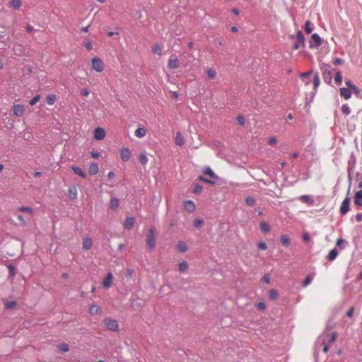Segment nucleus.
Masks as SVG:
<instances>
[{
	"mask_svg": "<svg viewBox=\"0 0 362 362\" xmlns=\"http://www.w3.org/2000/svg\"><path fill=\"white\" fill-rule=\"evenodd\" d=\"M93 246V240L90 238H86L83 241V248L84 250H88Z\"/></svg>",
	"mask_w": 362,
	"mask_h": 362,
	"instance_id": "6ab92c4d",
	"label": "nucleus"
},
{
	"mask_svg": "<svg viewBox=\"0 0 362 362\" xmlns=\"http://www.w3.org/2000/svg\"><path fill=\"white\" fill-rule=\"evenodd\" d=\"M263 282H264L267 284H269L271 281V277L269 274H265L262 278Z\"/></svg>",
	"mask_w": 362,
	"mask_h": 362,
	"instance_id": "864d4df0",
	"label": "nucleus"
},
{
	"mask_svg": "<svg viewBox=\"0 0 362 362\" xmlns=\"http://www.w3.org/2000/svg\"><path fill=\"white\" fill-rule=\"evenodd\" d=\"M340 95L345 100H349L351 96V91L349 88H341L339 89Z\"/></svg>",
	"mask_w": 362,
	"mask_h": 362,
	"instance_id": "2eb2a0df",
	"label": "nucleus"
},
{
	"mask_svg": "<svg viewBox=\"0 0 362 362\" xmlns=\"http://www.w3.org/2000/svg\"><path fill=\"white\" fill-rule=\"evenodd\" d=\"M92 62V69H94L97 72H102L104 69V63L103 60L98 57H93L91 60Z\"/></svg>",
	"mask_w": 362,
	"mask_h": 362,
	"instance_id": "39448f33",
	"label": "nucleus"
},
{
	"mask_svg": "<svg viewBox=\"0 0 362 362\" xmlns=\"http://www.w3.org/2000/svg\"><path fill=\"white\" fill-rule=\"evenodd\" d=\"M112 279H113V276H112V273H108L107 275V277L105 279V280L103 282V286L105 288H110L112 284Z\"/></svg>",
	"mask_w": 362,
	"mask_h": 362,
	"instance_id": "a211bd4d",
	"label": "nucleus"
},
{
	"mask_svg": "<svg viewBox=\"0 0 362 362\" xmlns=\"http://www.w3.org/2000/svg\"><path fill=\"white\" fill-rule=\"evenodd\" d=\"M345 84L349 87V89H351V87L354 86L352 84V83L350 80H346Z\"/></svg>",
	"mask_w": 362,
	"mask_h": 362,
	"instance_id": "69168bd1",
	"label": "nucleus"
},
{
	"mask_svg": "<svg viewBox=\"0 0 362 362\" xmlns=\"http://www.w3.org/2000/svg\"><path fill=\"white\" fill-rule=\"evenodd\" d=\"M351 90H352V91H353L356 95H358V94H359V93H360L359 89H358L356 86H352V87H351Z\"/></svg>",
	"mask_w": 362,
	"mask_h": 362,
	"instance_id": "e2e57ef3",
	"label": "nucleus"
},
{
	"mask_svg": "<svg viewBox=\"0 0 362 362\" xmlns=\"http://www.w3.org/2000/svg\"><path fill=\"white\" fill-rule=\"evenodd\" d=\"M8 268L9 269L10 274L13 276L15 274V267L13 265L9 264L8 265Z\"/></svg>",
	"mask_w": 362,
	"mask_h": 362,
	"instance_id": "bf43d9fd",
	"label": "nucleus"
},
{
	"mask_svg": "<svg viewBox=\"0 0 362 362\" xmlns=\"http://www.w3.org/2000/svg\"><path fill=\"white\" fill-rule=\"evenodd\" d=\"M119 204V199L116 197H112L110 202V208L111 209H115L118 207Z\"/></svg>",
	"mask_w": 362,
	"mask_h": 362,
	"instance_id": "a878e982",
	"label": "nucleus"
},
{
	"mask_svg": "<svg viewBox=\"0 0 362 362\" xmlns=\"http://www.w3.org/2000/svg\"><path fill=\"white\" fill-rule=\"evenodd\" d=\"M98 170H99L98 165L96 163L92 162L89 165L88 172L90 175H95L96 174H98Z\"/></svg>",
	"mask_w": 362,
	"mask_h": 362,
	"instance_id": "dca6fc26",
	"label": "nucleus"
},
{
	"mask_svg": "<svg viewBox=\"0 0 362 362\" xmlns=\"http://www.w3.org/2000/svg\"><path fill=\"white\" fill-rule=\"evenodd\" d=\"M334 81L337 83H341L342 77H341V75L340 72H337L336 74V76L334 77Z\"/></svg>",
	"mask_w": 362,
	"mask_h": 362,
	"instance_id": "3c124183",
	"label": "nucleus"
},
{
	"mask_svg": "<svg viewBox=\"0 0 362 362\" xmlns=\"http://www.w3.org/2000/svg\"><path fill=\"white\" fill-rule=\"evenodd\" d=\"M312 281H313L312 276H308L303 281V286H305V287L308 286V285H310L311 284Z\"/></svg>",
	"mask_w": 362,
	"mask_h": 362,
	"instance_id": "49530a36",
	"label": "nucleus"
},
{
	"mask_svg": "<svg viewBox=\"0 0 362 362\" xmlns=\"http://www.w3.org/2000/svg\"><path fill=\"white\" fill-rule=\"evenodd\" d=\"M188 269V264L187 262L183 261L179 264V270L180 272H184Z\"/></svg>",
	"mask_w": 362,
	"mask_h": 362,
	"instance_id": "f704fd0d",
	"label": "nucleus"
},
{
	"mask_svg": "<svg viewBox=\"0 0 362 362\" xmlns=\"http://www.w3.org/2000/svg\"><path fill=\"white\" fill-rule=\"evenodd\" d=\"M146 244L150 250L154 249L156 246V235L153 228L149 230L148 234L146 238Z\"/></svg>",
	"mask_w": 362,
	"mask_h": 362,
	"instance_id": "20e7f679",
	"label": "nucleus"
},
{
	"mask_svg": "<svg viewBox=\"0 0 362 362\" xmlns=\"http://www.w3.org/2000/svg\"><path fill=\"white\" fill-rule=\"evenodd\" d=\"M184 207L189 212H193L196 208L194 203L191 200L185 201L184 202Z\"/></svg>",
	"mask_w": 362,
	"mask_h": 362,
	"instance_id": "f3484780",
	"label": "nucleus"
},
{
	"mask_svg": "<svg viewBox=\"0 0 362 362\" xmlns=\"http://www.w3.org/2000/svg\"><path fill=\"white\" fill-rule=\"evenodd\" d=\"M146 134V130L143 127L138 128L135 132L134 134L138 138H143Z\"/></svg>",
	"mask_w": 362,
	"mask_h": 362,
	"instance_id": "b1692460",
	"label": "nucleus"
},
{
	"mask_svg": "<svg viewBox=\"0 0 362 362\" xmlns=\"http://www.w3.org/2000/svg\"><path fill=\"white\" fill-rule=\"evenodd\" d=\"M343 61L341 59H339V58H336L334 61V64L335 65H337V64H342Z\"/></svg>",
	"mask_w": 362,
	"mask_h": 362,
	"instance_id": "338daca9",
	"label": "nucleus"
},
{
	"mask_svg": "<svg viewBox=\"0 0 362 362\" xmlns=\"http://www.w3.org/2000/svg\"><path fill=\"white\" fill-rule=\"evenodd\" d=\"M58 348L62 352H67L69 349L68 344L65 343L59 344Z\"/></svg>",
	"mask_w": 362,
	"mask_h": 362,
	"instance_id": "ea45409f",
	"label": "nucleus"
},
{
	"mask_svg": "<svg viewBox=\"0 0 362 362\" xmlns=\"http://www.w3.org/2000/svg\"><path fill=\"white\" fill-rule=\"evenodd\" d=\"M260 228L263 232H268L269 230V226L266 222L260 223Z\"/></svg>",
	"mask_w": 362,
	"mask_h": 362,
	"instance_id": "a19ab883",
	"label": "nucleus"
},
{
	"mask_svg": "<svg viewBox=\"0 0 362 362\" xmlns=\"http://www.w3.org/2000/svg\"><path fill=\"white\" fill-rule=\"evenodd\" d=\"M354 204L357 206L362 205V191H358L356 193L354 197Z\"/></svg>",
	"mask_w": 362,
	"mask_h": 362,
	"instance_id": "412c9836",
	"label": "nucleus"
},
{
	"mask_svg": "<svg viewBox=\"0 0 362 362\" xmlns=\"http://www.w3.org/2000/svg\"><path fill=\"white\" fill-rule=\"evenodd\" d=\"M337 255H338V252L337 251V250L333 249V250H330V252H329L328 259L330 261H333L337 258Z\"/></svg>",
	"mask_w": 362,
	"mask_h": 362,
	"instance_id": "c756f323",
	"label": "nucleus"
},
{
	"mask_svg": "<svg viewBox=\"0 0 362 362\" xmlns=\"http://www.w3.org/2000/svg\"><path fill=\"white\" fill-rule=\"evenodd\" d=\"M22 5V1L21 0H11L10 1V6L14 8L18 9Z\"/></svg>",
	"mask_w": 362,
	"mask_h": 362,
	"instance_id": "cd10ccee",
	"label": "nucleus"
},
{
	"mask_svg": "<svg viewBox=\"0 0 362 362\" xmlns=\"http://www.w3.org/2000/svg\"><path fill=\"white\" fill-rule=\"evenodd\" d=\"M175 142L179 146H182L184 144V139L180 132H177Z\"/></svg>",
	"mask_w": 362,
	"mask_h": 362,
	"instance_id": "5701e85b",
	"label": "nucleus"
},
{
	"mask_svg": "<svg viewBox=\"0 0 362 362\" xmlns=\"http://www.w3.org/2000/svg\"><path fill=\"white\" fill-rule=\"evenodd\" d=\"M341 112L344 115H349L351 113V108L347 104H344L341 106Z\"/></svg>",
	"mask_w": 362,
	"mask_h": 362,
	"instance_id": "c9c22d12",
	"label": "nucleus"
},
{
	"mask_svg": "<svg viewBox=\"0 0 362 362\" xmlns=\"http://www.w3.org/2000/svg\"><path fill=\"white\" fill-rule=\"evenodd\" d=\"M13 52L15 55L24 56L25 54V48L22 45L18 44L13 46Z\"/></svg>",
	"mask_w": 362,
	"mask_h": 362,
	"instance_id": "1a4fd4ad",
	"label": "nucleus"
},
{
	"mask_svg": "<svg viewBox=\"0 0 362 362\" xmlns=\"http://www.w3.org/2000/svg\"><path fill=\"white\" fill-rule=\"evenodd\" d=\"M40 99V95H36L33 99H31L29 102V104L31 105V106H33L34 105H35Z\"/></svg>",
	"mask_w": 362,
	"mask_h": 362,
	"instance_id": "79ce46f5",
	"label": "nucleus"
},
{
	"mask_svg": "<svg viewBox=\"0 0 362 362\" xmlns=\"http://www.w3.org/2000/svg\"><path fill=\"white\" fill-rule=\"evenodd\" d=\"M337 334L336 332L331 334L324 332L320 335L317 340V344L322 347L324 353H327L329 351V345L333 344L337 339Z\"/></svg>",
	"mask_w": 362,
	"mask_h": 362,
	"instance_id": "f257e3e1",
	"label": "nucleus"
},
{
	"mask_svg": "<svg viewBox=\"0 0 362 362\" xmlns=\"http://www.w3.org/2000/svg\"><path fill=\"white\" fill-rule=\"evenodd\" d=\"M84 46L85 47L88 49V50H91L93 49V45H92V43L90 42H86L85 44H84Z\"/></svg>",
	"mask_w": 362,
	"mask_h": 362,
	"instance_id": "052dcab7",
	"label": "nucleus"
},
{
	"mask_svg": "<svg viewBox=\"0 0 362 362\" xmlns=\"http://www.w3.org/2000/svg\"><path fill=\"white\" fill-rule=\"evenodd\" d=\"M257 308L263 311L266 309V304L264 302H259L257 305Z\"/></svg>",
	"mask_w": 362,
	"mask_h": 362,
	"instance_id": "5fc2aeb1",
	"label": "nucleus"
},
{
	"mask_svg": "<svg viewBox=\"0 0 362 362\" xmlns=\"http://www.w3.org/2000/svg\"><path fill=\"white\" fill-rule=\"evenodd\" d=\"M132 156V153L129 148H122L120 150V157L122 161L127 162L128 161Z\"/></svg>",
	"mask_w": 362,
	"mask_h": 362,
	"instance_id": "6e6552de",
	"label": "nucleus"
},
{
	"mask_svg": "<svg viewBox=\"0 0 362 362\" xmlns=\"http://www.w3.org/2000/svg\"><path fill=\"white\" fill-rule=\"evenodd\" d=\"M16 305V303L15 301H7L6 303H5V307L7 309H12L13 308H15Z\"/></svg>",
	"mask_w": 362,
	"mask_h": 362,
	"instance_id": "37998d69",
	"label": "nucleus"
},
{
	"mask_svg": "<svg viewBox=\"0 0 362 362\" xmlns=\"http://www.w3.org/2000/svg\"><path fill=\"white\" fill-rule=\"evenodd\" d=\"M245 202L248 206H252L255 204L256 200L252 197H247L245 199Z\"/></svg>",
	"mask_w": 362,
	"mask_h": 362,
	"instance_id": "4c0bfd02",
	"label": "nucleus"
},
{
	"mask_svg": "<svg viewBox=\"0 0 362 362\" xmlns=\"http://www.w3.org/2000/svg\"><path fill=\"white\" fill-rule=\"evenodd\" d=\"M24 107L22 105L17 104L13 106V115L18 117H21L23 114Z\"/></svg>",
	"mask_w": 362,
	"mask_h": 362,
	"instance_id": "f8f14e48",
	"label": "nucleus"
},
{
	"mask_svg": "<svg viewBox=\"0 0 362 362\" xmlns=\"http://www.w3.org/2000/svg\"><path fill=\"white\" fill-rule=\"evenodd\" d=\"M152 51L154 54L160 55L162 54V49L158 45H156L153 49Z\"/></svg>",
	"mask_w": 362,
	"mask_h": 362,
	"instance_id": "58836bf2",
	"label": "nucleus"
},
{
	"mask_svg": "<svg viewBox=\"0 0 362 362\" xmlns=\"http://www.w3.org/2000/svg\"><path fill=\"white\" fill-rule=\"evenodd\" d=\"M17 218L21 221V224L23 226H25L26 225V221H25V218H24L23 215L18 214V215H17Z\"/></svg>",
	"mask_w": 362,
	"mask_h": 362,
	"instance_id": "6e6d98bb",
	"label": "nucleus"
},
{
	"mask_svg": "<svg viewBox=\"0 0 362 362\" xmlns=\"http://www.w3.org/2000/svg\"><path fill=\"white\" fill-rule=\"evenodd\" d=\"M312 71H308L305 73H303L300 75V78L305 81V84H308L309 81H307L306 78H308L312 74Z\"/></svg>",
	"mask_w": 362,
	"mask_h": 362,
	"instance_id": "c85d7f7f",
	"label": "nucleus"
},
{
	"mask_svg": "<svg viewBox=\"0 0 362 362\" xmlns=\"http://www.w3.org/2000/svg\"><path fill=\"white\" fill-rule=\"evenodd\" d=\"M134 223L135 219L134 217H127L124 222V227L126 230H129L133 228Z\"/></svg>",
	"mask_w": 362,
	"mask_h": 362,
	"instance_id": "ddd939ff",
	"label": "nucleus"
},
{
	"mask_svg": "<svg viewBox=\"0 0 362 362\" xmlns=\"http://www.w3.org/2000/svg\"><path fill=\"white\" fill-rule=\"evenodd\" d=\"M202 171L204 175H208L210 177V179H207L202 175L199 176V180L204 182L215 185L216 183V180L219 179L218 176L214 173L210 167H204Z\"/></svg>",
	"mask_w": 362,
	"mask_h": 362,
	"instance_id": "f03ea898",
	"label": "nucleus"
},
{
	"mask_svg": "<svg viewBox=\"0 0 362 362\" xmlns=\"http://www.w3.org/2000/svg\"><path fill=\"white\" fill-rule=\"evenodd\" d=\"M300 200L303 202V203H306L309 205H313L314 204V201L313 199H312V197L310 196V195H302L300 197Z\"/></svg>",
	"mask_w": 362,
	"mask_h": 362,
	"instance_id": "4be33fe9",
	"label": "nucleus"
},
{
	"mask_svg": "<svg viewBox=\"0 0 362 362\" xmlns=\"http://www.w3.org/2000/svg\"><path fill=\"white\" fill-rule=\"evenodd\" d=\"M104 322L108 330L115 332L119 329L117 321L115 320L107 318L105 320Z\"/></svg>",
	"mask_w": 362,
	"mask_h": 362,
	"instance_id": "423d86ee",
	"label": "nucleus"
},
{
	"mask_svg": "<svg viewBox=\"0 0 362 362\" xmlns=\"http://www.w3.org/2000/svg\"><path fill=\"white\" fill-rule=\"evenodd\" d=\"M206 75L209 79H213L216 76V71L214 69H208L206 70Z\"/></svg>",
	"mask_w": 362,
	"mask_h": 362,
	"instance_id": "2f4dec72",
	"label": "nucleus"
},
{
	"mask_svg": "<svg viewBox=\"0 0 362 362\" xmlns=\"http://www.w3.org/2000/svg\"><path fill=\"white\" fill-rule=\"evenodd\" d=\"M71 168L74 172V173H76V175H78L81 177H82V178H86V174L81 168H79L78 167L73 165V166L71 167Z\"/></svg>",
	"mask_w": 362,
	"mask_h": 362,
	"instance_id": "aec40b11",
	"label": "nucleus"
},
{
	"mask_svg": "<svg viewBox=\"0 0 362 362\" xmlns=\"http://www.w3.org/2000/svg\"><path fill=\"white\" fill-rule=\"evenodd\" d=\"M350 199L346 197L342 202L340 207V213L343 215L346 214L349 211Z\"/></svg>",
	"mask_w": 362,
	"mask_h": 362,
	"instance_id": "9d476101",
	"label": "nucleus"
},
{
	"mask_svg": "<svg viewBox=\"0 0 362 362\" xmlns=\"http://www.w3.org/2000/svg\"><path fill=\"white\" fill-rule=\"evenodd\" d=\"M19 211L25 212L30 214H33V209L30 206H21L18 209Z\"/></svg>",
	"mask_w": 362,
	"mask_h": 362,
	"instance_id": "473e14b6",
	"label": "nucleus"
},
{
	"mask_svg": "<svg viewBox=\"0 0 362 362\" xmlns=\"http://www.w3.org/2000/svg\"><path fill=\"white\" fill-rule=\"evenodd\" d=\"M100 308L99 305L93 304L90 306L89 312L91 315H97L100 313Z\"/></svg>",
	"mask_w": 362,
	"mask_h": 362,
	"instance_id": "393cba45",
	"label": "nucleus"
},
{
	"mask_svg": "<svg viewBox=\"0 0 362 362\" xmlns=\"http://www.w3.org/2000/svg\"><path fill=\"white\" fill-rule=\"evenodd\" d=\"M354 307H351L350 309L347 311L346 315L349 317H351L353 316V315H354Z\"/></svg>",
	"mask_w": 362,
	"mask_h": 362,
	"instance_id": "13d9d810",
	"label": "nucleus"
},
{
	"mask_svg": "<svg viewBox=\"0 0 362 362\" xmlns=\"http://www.w3.org/2000/svg\"><path fill=\"white\" fill-rule=\"evenodd\" d=\"M139 162L141 163V164H142L143 165H145L148 161V159L146 156V155L145 153H141L139 155Z\"/></svg>",
	"mask_w": 362,
	"mask_h": 362,
	"instance_id": "72a5a7b5",
	"label": "nucleus"
},
{
	"mask_svg": "<svg viewBox=\"0 0 362 362\" xmlns=\"http://www.w3.org/2000/svg\"><path fill=\"white\" fill-rule=\"evenodd\" d=\"M257 247L259 249L262 250H265L267 248V245L266 244V243L261 241L258 243Z\"/></svg>",
	"mask_w": 362,
	"mask_h": 362,
	"instance_id": "603ef678",
	"label": "nucleus"
},
{
	"mask_svg": "<svg viewBox=\"0 0 362 362\" xmlns=\"http://www.w3.org/2000/svg\"><path fill=\"white\" fill-rule=\"evenodd\" d=\"M203 223V220L202 218H197L194 221V226L196 228H199Z\"/></svg>",
	"mask_w": 362,
	"mask_h": 362,
	"instance_id": "09e8293b",
	"label": "nucleus"
},
{
	"mask_svg": "<svg viewBox=\"0 0 362 362\" xmlns=\"http://www.w3.org/2000/svg\"><path fill=\"white\" fill-rule=\"evenodd\" d=\"M310 25H311V23H310V21H308L305 22V31L307 33H308V34L311 33L312 31H313V29H312Z\"/></svg>",
	"mask_w": 362,
	"mask_h": 362,
	"instance_id": "c03bdc74",
	"label": "nucleus"
},
{
	"mask_svg": "<svg viewBox=\"0 0 362 362\" xmlns=\"http://www.w3.org/2000/svg\"><path fill=\"white\" fill-rule=\"evenodd\" d=\"M322 44L321 37L317 33L313 34L311 40L309 42V47L310 49L319 47Z\"/></svg>",
	"mask_w": 362,
	"mask_h": 362,
	"instance_id": "0eeeda50",
	"label": "nucleus"
},
{
	"mask_svg": "<svg viewBox=\"0 0 362 362\" xmlns=\"http://www.w3.org/2000/svg\"><path fill=\"white\" fill-rule=\"evenodd\" d=\"M105 131L101 127H98L95 130L94 138L96 140H102L105 137Z\"/></svg>",
	"mask_w": 362,
	"mask_h": 362,
	"instance_id": "9b49d317",
	"label": "nucleus"
},
{
	"mask_svg": "<svg viewBox=\"0 0 362 362\" xmlns=\"http://www.w3.org/2000/svg\"><path fill=\"white\" fill-rule=\"evenodd\" d=\"M168 66L173 69H177L179 67V60L175 56H171L168 60Z\"/></svg>",
	"mask_w": 362,
	"mask_h": 362,
	"instance_id": "4468645a",
	"label": "nucleus"
},
{
	"mask_svg": "<svg viewBox=\"0 0 362 362\" xmlns=\"http://www.w3.org/2000/svg\"><path fill=\"white\" fill-rule=\"evenodd\" d=\"M177 249L180 252H185L187 250V246L182 241H180L177 244Z\"/></svg>",
	"mask_w": 362,
	"mask_h": 362,
	"instance_id": "bb28decb",
	"label": "nucleus"
},
{
	"mask_svg": "<svg viewBox=\"0 0 362 362\" xmlns=\"http://www.w3.org/2000/svg\"><path fill=\"white\" fill-rule=\"evenodd\" d=\"M356 220L357 222H361L362 221V214H356Z\"/></svg>",
	"mask_w": 362,
	"mask_h": 362,
	"instance_id": "774afa93",
	"label": "nucleus"
},
{
	"mask_svg": "<svg viewBox=\"0 0 362 362\" xmlns=\"http://www.w3.org/2000/svg\"><path fill=\"white\" fill-rule=\"evenodd\" d=\"M89 93H90V91L88 88H83L81 90V94L83 97H87L89 95Z\"/></svg>",
	"mask_w": 362,
	"mask_h": 362,
	"instance_id": "4d7b16f0",
	"label": "nucleus"
},
{
	"mask_svg": "<svg viewBox=\"0 0 362 362\" xmlns=\"http://www.w3.org/2000/svg\"><path fill=\"white\" fill-rule=\"evenodd\" d=\"M202 186L199 185V184H197L195 186H194V188L193 189V192L195 193V194H199L202 191Z\"/></svg>",
	"mask_w": 362,
	"mask_h": 362,
	"instance_id": "de8ad7c7",
	"label": "nucleus"
},
{
	"mask_svg": "<svg viewBox=\"0 0 362 362\" xmlns=\"http://www.w3.org/2000/svg\"><path fill=\"white\" fill-rule=\"evenodd\" d=\"M56 100V96L53 94H49L47 97V103L49 105H52L54 104Z\"/></svg>",
	"mask_w": 362,
	"mask_h": 362,
	"instance_id": "e433bc0d",
	"label": "nucleus"
},
{
	"mask_svg": "<svg viewBox=\"0 0 362 362\" xmlns=\"http://www.w3.org/2000/svg\"><path fill=\"white\" fill-rule=\"evenodd\" d=\"M237 122L240 125H244L245 123V117L243 115H238L237 117Z\"/></svg>",
	"mask_w": 362,
	"mask_h": 362,
	"instance_id": "8fccbe9b",
	"label": "nucleus"
},
{
	"mask_svg": "<svg viewBox=\"0 0 362 362\" xmlns=\"http://www.w3.org/2000/svg\"><path fill=\"white\" fill-rule=\"evenodd\" d=\"M293 48L298 49L300 47H303L305 44V37L300 31H298L296 36L293 37Z\"/></svg>",
	"mask_w": 362,
	"mask_h": 362,
	"instance_id": "7ed1b4c3",
	"label": "nucleus"
},
{
	"mask_svg": "<svg viewBox=\"0 0 362 362\" xmlns=\"http://www.w3.org/2000/svg\"><path fill=\"white\" fill-rule=\"evenodd\" d=\"M281 243H282L284 245L287 246V245H288V244H289V243H290V240H289V238H288V236H286V235H283V236H281Z\"/></svg>",
	"mask_w": 362,
	"mask_h": 362,
	"instance_id": "a18cd8bd",
	"label": "nucleus"
},
{
	"mask_svg": "<svg viewBox=\"0 0 362 362\" xmlns=\"http://www.w3.org/2000/svg\"><path fill=\"white\" fill-rule=\"evenodd\" d=\"M320 78L318 73H316L315 74V76L313 78L314 88L316 90L318 88V86H320Z\"/></svg>",
	"mask_w": 362,
	"mask_h": 362,
	"instance_id": "7c9ffc66",
	"label": "nucleus"
},
{
	"mask_svg": "<svg viewBox=\"0 0 362 362\" xmlns=\"http://www.w3.org/2000/svg\"><path fill=\"white\" fill-rule=\"evenodd\" d=\"M303 240L305 242H308L310 240V236L308 233H304L303 235Z\"/></svg>",
	"mask_w": 362,
	"mask_h": 362,
	"instance_id": "0e129e2a",
	"label": "nucleus"
},
{
	"mask_svg": "<svg viewBox=\"0 0 362 362\" xmlns=\"http://www.w3.org/2000/svg\"><path fill=\"white\" fill-rule=\"evenodd\" d=\"M90 155L94 158H98L100 157V153L97 151H92L90 152Z\"/></svg>",
	"mask_w": 362,
	"mask_h": 362,
	"instance_id": "680f3d73",
	"label": "nucleus"
}]
</instances>
